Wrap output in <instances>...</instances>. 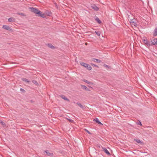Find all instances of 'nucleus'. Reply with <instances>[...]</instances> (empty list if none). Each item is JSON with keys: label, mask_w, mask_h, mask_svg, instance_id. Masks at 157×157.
Masks as SVG:
<instances>
[{"label": "nucleus", "mask_w": 157, "mask_h": 157, "mask_svg": "<svg viewBox=\"0 0 157 157\" xmlns=\"http://www.w3.org/2000/svg\"><path fill=\"white\" fill-rule=\"evenodd\" d=\"M29 9L32 12L38 15V16L42 17H45V14L42 13L40 10H38L37 8L33 7L29 8Z\"/></svg>", "instance_id": "f257e3e1"}, {"label": "nucleus", "mask_w": 157, "mask_h": 157, "mask_svg": "<svg viewBox=\"0 0 157 157\" xmlns=\"http://www.w3.org/2000/svg\"><path fill=\"white\" fill-rule=\"evenodd\" d=\"M143 41L144 43L146 44L147 45L150 46L151 45V43L150 42L148 41L146 38L143 39Z\"/></svg>", "instance_id": "f03ea898"}, {"label": "nucleus", "mask_w": 157, "mask_h": 157, "mask_svg": "<svg viewBox=\"0 0 157 157\" xmlns=\"http://www.w3.org/2000/svg\"><path fill=\"white\" fill-rule=\"evenodd\" d=\"M151 45H157V38H155L151 41Z\"/></svg>", "instance_id": "7ed1b4c3"}, {"label": "nucleus", "mask_w": 157, "mask_h": 157, "mask_svg": "<svg viewBox=\"0 0 157 157\" xmlns=\"http://www.w3.org/2000/svg\"><path fill=\"white\" fill-rule=\"evenodd\" d=\"M102 149L103 151H104L106 154L109 155H110V153L106 148L105 147H102Z\"/></svg>", "instance_id": "20e7f679"}, {"label": "nucleus", "mask_w": 157, "mask_h": 157, "mask_svg": "<svg viewBox=\"0 0 157 157\" xmlns=\"http://www.w3.org/2000/svg\"><path fill=\"white\" fill-rule=\"evenodd\" d=\"M2 28L7 30H9V29H10V27L9 26H7L5 25H4L3 26Z\"/></svg>", "instance_id": "39448f33"}, {"label": "nucleus", "mask_w": 157, "mask_h": 157, "mask_svg": "<svg viewBox=\"0 0 157 157\" xmlns=\"http://www.w3.org/2000/svg\"><path fill=\"white\" fill-rule=\"evenodd\" d=\"M92 60L94 62H96L97 63H100L101 62V60L100 59L94 58L92 59Z\"/></svg>", "instance_id": "423d86ee"}, {"label": "nucleus", "mask_w": 157, "mask_h": 157, "mask_svg": "<svg viewBox=\"0 0 157 157\" xmlns=\"http://www.w3.org/2000/svg\"><path fill=\"white\" fill-rule=\"evenodd\" d=\"M94 121L97 123L98 124H100L102 125L103 124L101 123V122L99 121L98 119L97 118H96L94 119Z\"/></svg>", "instance_id": "0eeeda50"}, {"label": "nucleus", "mask_w": 157, "mask_h": 157, "mask_svg": "<svg viewBox=\"0 0 157 157\" xmlns=\"http://www.w3.org/2000/svg\"><path fill=\"white\" fill-rule=\"evenodd\" d=\"M153 35L154 36H157V28H155L153 32Z\"/></svg>", "instance_id": "6e6552de"}, {"label": "nucleus", "mask_w": 157, "mask_h": 157, "mask_svg": "<svg viewBox=\"0 0 157 157\" xmlns=\"http://www.w3.org/2000/svg\"><path fill=\"white\" fill-rule=\"evenodd\" d=\"M95 19L99 24H100L101 23V21L100 20L99 18L97 17H96Z\"/></svg>", "instance_id": "1a4fd4ad"}, {"label": "nucleus", "mask_w": 157, "mask_h": 157, "mask_svg": "<svg viewBox=\"0 0 157 157\" xmlns=\"http://www.w3.org/2000/svg\"><path fill=\"white\" fill-rule=\"evenodd\" d=\"M45 152L47 154V155L48 156H52L53 155V154L52 153H50L48 151H45Z\"/></svg>", "instance_id": "9d476101"}, {"label": "nucleus", "mask_w": 157, "mask_h": 157, "mask_svg": "<svg viewBox=\"0 0 157 157\" xmlns=\"http://www.w3.org/2000/svg\"><path fill=\"white\" fill-rule=\"evenodd\" d=\"M80 64L82 66H83L86 67L87 66V65L88 64H87V63H83V62H81L80 63Z\"/></svg>", "instance_id": "9b49d317"}, {"label": "nucleus", "mask_w": 157, "mask_h": 157, "mask_svg": "<svg viewBox=\"0 0 157 157\" xmlns=\"http://www.w3.org/2000/svg\"><path fill=\"white\" fill-rule=\"evenodd\" d=\"M61 98L63 99L64 100H67V101H70V100H69L66 97H65V96H63V95H62L61 96Z\"/></svg>", "instance_id": "f8f14e48"}, {"label": "nucleus", "mask_w": 157, "mask_h": 157, "mask_svg": "<svg viewBox=\"0 0 157 157\" xmlns=\"http://www.w3.org/2000/svg\"><path fill=\"white\" fill-rule=\"evenodd\" d=\"M76 103L82 109L84 108L83 106L81 103L79 102H77Z\"/></svg>", "instance_id": "ddd939ff"}, {"label": "nucleus", "mask_w": 157, "mask_h": 157, "mask_svg": "<svg viewBox=\"0 0 157 157\" xmlns=\"http://www.w3.org/2000/svg\"><path fill=\"white\" fill-rule=\"evenodd\" d=\"M92 8L94 10H95L96 11H97L98 10V8L96 6H92Z\"/></svg>", "instance_id": "4468645a"}, {"label": "nucleus", "mask_w": 157, "mask_h": 157, "mask_svg": "<svg viewBox=\"0 0 157 157\" xmlns=\"http://www.w3.org/2000/svg\"><path fill=\"white\" fill-rule=\"evenodd\" d=\"M87 66L86 67L87 68V69L89 70H91L92 69V68L91 66L90 65L88 64H87Z\"/></svg>", "instance_id": "2eb2a0df"}, {"label": "nucleus", "mask_w": 157, "mask_h": 157, "mask_svg": "<svg viewBox=\"0 0 157 157\" xmlns=\"http://www.w3.org/2000/svg\"><path fill=\"white\" fill-rule=\"evenodd\" d=\"M95 33L98 36H100L101 35V32L99 31H95Z\"/></svg>", "instance_id": "dca6fc26"}, {"label": "nucleus", "mask_w": 157, "mask_h": 157, "mask_svg": "<svg viewBox=\"0 0 157 157\" xmlns=\"http://www.w3.org/2000/svg\"><path fill=\"white\" fill-rule=\"evenodd\" d=\"M22 80L23 81L27 82H29V81L28 79H27L26 78H22Z\"/></svg>", "instance_id": "f3484780"}, {"label": "nucleus", "mask_w": 157, "mask_h": 157, "mask_svg": "<svg viewBox=\"0 0 157 157\" xmlns=\"http://www.w3.org/2000/svg\"><path fill=\"white\" fill-rule=\"evenodd\" d=\"M82 86L83 87V89H85L86 90H89V89L85 86L82 85Z\"/></svg>", "instance_id": "a211bd4d"}, {"label": "nucleus", "mask_w": 157, "mask_h": 157, "mask_svg": "<svg viewBox=\"0 0 157 157\" xmlns=\"http://www.w3.org/2000/svg\"><path fill=\"white\" fill-rule=\"evenodd\" d=\"M135 140L138 143L142 144V143L139 139H135Z\"/></svg>", "instance_id": "6ab92c4d"}, {"label": "nucleus", "mask_w": 157, "mask_h": 157, "mask_svg": "<svg viewBox=\"0 0 157 157\" xmlns=\"http://www.w3.org/2000/svg\"><path fill=\"white\" fill-rule=\"evenodd\" d=\"M0 123H1L3 127H5V123L1 120H0Z\"/></svg>", "instance_id": "aec40b11"}, {"label": "nucleus", "mask_w": 157, "mask_h": 157, "mask_svg": "<svg viewBox=\"0 0 157 157\" xmlns=\"http://www.w3.org/2000/svg\"><path fill=\"white\" fill-rule=\"evenodd\" d=\"M48 46L51 48H54V47L53 46H52L51 44H48Z\"/></svg>", "instance_id": "412c9836"}, {"label": "nucleus", "mask_w": 157, "mask_h": 157, "mask_svg": "<svg viewBox=\"0 0 157 157\" xmlns=\"http://www.w3.org/2000/svg\"><path fill=\"white\" fill-rule=\"evenodd\" d=\"M84 130L86 132L88 133L89 134H91V133L87 129H85Z\"/></svg>", "instance_id": "4be33fe9"}, {"label": "nucleus", "mask_w": 157, "mask_h": 157, "mask_svg": "<svg viewBox=\"0 0 157 157\" xmlns=\"http://www.w3.org/2000/svg\"><path fill=\"white\" fill-rule=\"evenodd\" d=\"M20 90L21 91H22V92H25V90H24V89H22V88H21V89H20Z\"/></svg>", "instance_id": "5701e85b"}, {"label": "nucleus", "mask_w": 157, "mask_h": 157, "mask_svg": "<svg viewBox=\"0 0 157 157\" xmlns=\"http://www.w3.org/2000/svg\"><path fill=\"white\" fill-rule=\"evenodd\" d=\"M132 25H134V26H135L136 25V23L135 22H132Z\"/></svg>", "instance_id": "b1692460"}, {"label": "nucleus", "mask_w": 157, "mask_h": 157, "mask_svg": "<svg viewBox=\"0 0 157 157\" xmlns=\"http://www.w3.org/2000/svg\"><path fill=\"white\" fill-rule=\"evenodd\" d=\"M91 64L93 66H94V67H98L97 65H95V64H94L91 63Z\"/></svg>", "instance_id": "393cba45"}, {"label": "nucleus", "mask_w": 157, "mask_h": 157, "mask_svg": "<svg viewBox=\"0 0 157 157\" xmlns=\"http://www.w3.org/2000/svg\"><path fill=\"white\" fill-rule=\"evenodd\" d=\"M33 83H34V84H37V82L36 81H33Z\"/></svg>", "instance_id": "a878e982"}, {"label": "nucleus", "mask_w": 157, "mask_h": 157, "mask_svg": "<svg viewBox=\"0 0 157 157\" xmlns=\"http://www.w3.org/2000/svg\"><path fill=\"white\" fill-rule=\"evenodd\" d=\"M84 81L86 82V83H89V82L87 80H85Z\"/></svg>", "instance_id": "bb28decb"}, {"label": "nucleus", "mask_w": 157, "mask_h": 157, "mask_svg": "<svg viewBox=\"0 0 157 157\" xmlns=\"http://www.w3.org/2000/svg\"><path fill=\"white\" fill-rule=\"evenodd\" d=\"M104 66L105 67H108L109 68V67L108 65H106V64H104Z\"/></svg>", "instance_id": "cd10ccee"}, {"label": "nucleus", "mask_w": 157, "mask_h": 157, "mask_svg": "<svg viewBox=\"0 0 157 157\" xmlns=\"http://www.w3.org/2000/svg\"><path fill=\"white\" fill-rule=\"evenodd\" d=\"M19 14L21 15L22 16H24V14L23 13H19Z\"/></svg>", "instance_id": "c85d7f7f"}, {"label": "nucleus", "mask_w": 157, "mask_h": 157, "mask_svg": "<svg viewBox=\"0 0 157 157\" xmlns=\"http://www.w3.org/2000/svg\"><path fill=\"white\" fill-rule=\"evenodd\" d=\"M68 120L71 122H72V121H73L72 120H71L69 119H68Z\"/></svg>", "instance_id": "c756f323"}, {"label": "nucleus", "mask_w": 157, "mask_h": 157, "mask_svg": "<svg viewBox=\"0 0 157 157\" xmlns=\"http://www.w3.org/2000/svg\"><path fill=\"white\" fill-rule=\"evenodd\" d=\"M10 21H12V19H13L12 18L10 17Z\"/></svg>", "instance_id": "7c9ffc66"}, {"label": "nucleus", "mask_w": 157, "mask_h": 157, "mask_svg": "<svg viewBox=\"0 0 157 157\" xmlns=\"http://www.w3.org/2000/svg\"><path fill=\"white\" fill-rule=\"evenodd\" d=\"M10 18H9L8 19V21L10 22Z\"/></svg>", "instance_id": "2f4dec72"}, {"label": "nucleus", "mask_w": 157, "mask_h": 157, "mask_svg": "<svg viewBox=\"0 0 157 157\" xmlns=\"http://www.w3.org/2000/svg\"><path fill=\"white\" fill-rule=\"evenodd\" d=\"M139 124L141 125V123L140 122Z\"/></svg>", "instance_id": "473e14b6"}, {"label": "nucleus", "mask_w": 157, "mask_h": 157, "mask_svg": "<svg viewBox=\"0 0 157 157\" xmlns=\"http://www.w3.org/2000/svg\"><path fill=\"white\" fill-rule=\"evenodd\" d=\"M132 22H134V21H133L132 20H131V22H130L131 23H132Z\"/></svg>", "instance_id": "72a5a7b5"}, {"label": "nucleus", "mask_w": 157, "mask_h": 157, "mask_svg": "<svg viewBox=\"0 0 157 157\" xmlns=\"http://www.w3.org/2000/svg\"><path fill=\"white\" fill-rule=\"evenodd\" d=\"M10 31H11V29H10Z\"/></svg>", "instance_id": "f704fd0d"}]
</instances>
